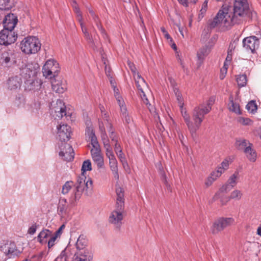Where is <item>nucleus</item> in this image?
Listing matches in <instances>:
<instances>
[{
  "mask_svg": "<svg viewBox=\"0 0 261 261\" xmlns=\"http://www.w3.org/2000/svg\"><path fill=\"white\" fill-rule=\"evenodd\" d=\"M58 238H59V237H58L53 233V234H51V237H50L49 240L47 242V246L49 249L51 248L55 245L56 241H57Z\"/></svg>",
  "mask_w": 261,
  "mask_h": 261,
  "instance_id": "obj_44",
  "label": "nucleus"
},
{
  "mask_svg": "<svg viewBox=\"0 0 261 261\" xmlns=\"http://www.w3.org/2000/svg\"><path fill=\"white\" fill-rule=\"evenodd\" d=\"M58 137L60 141H68L70 137L71 127L67 124L59 125L57 126Z\"/></svg>",
  "mask_w": 261,
  "mask_h": 261,
  "instance_id": "obj_18",
  "label": "nucleus"
},
{
  "mask_svg": "<svg viewBox=\"0 0 261 261\" xmlns=\"http://www.w3.org/2000/svg\"><path fill=\"white\" fill-rule=\"evenodd\" d=\"M41 47V43L37 38L29 36L24 38L21 42L20 48L22 52L26 54H35Z\"/></svg>",
  "mask_w": 261,
  "mask_h": 261,
  "instance_id": "obj_8",
  "label": "nucleus"
},
{
  "mask_svg": "<svg viewBox=\"0 0 261 261\" xmlns=\"http://www.w3.org/2000/svg\"><path fill=\"white\" fill-rule=\"evenodd\" d=\"M109 133H110V137L112 141L114 142L118 141L117 136L115 134L114 130H112Z\"/></svg>",
  "mask_w": 261,
  "mask_h": 261,
  "instance_id": "obj_58",
  "label": "nucleus"
},
{
  "mask_svg": "<svg viewBox=\"0 0 261 261\" xmlns=\"http://www.w3.org/2000/svg\"><path fill=\"white\" fill-rule=\"evenodd\" d=\"M86 133L89 139L96 136L94 130L91 127H87L86 130Z\"/></svg>",
  "mask_w": 261,
  "mask_h": 261,
  "instance_id": "obj_49",
  "label": "nucleus"
},
{
  "mask_svg": "<svg viewBox=\"0 0 261 261\" xmlns=\"http://www.w3.org/2000/svg\"><path fill=\"white\" fill-rule=\"evenodd\" d=\"M175 95L176 96L177 100L178 101L179 107H182L184 106V102L182 101V99L181 96V94L178 91L176 92L175 91Z\"/></svg>",
  "mask_w": 261,
  "mask_h": 261,
  "instance_id": "obj_54",
  "label": "nucleus"
},
{
  "mask_svg": "<svg viewBox=\"0 0 261 261\" xmlns=\"http://www.w3.org/2000/svg\"><path fill=\"white\" fill-rule=\"evenodd\" d=\"M13 4L11 0H0V9L9 10L12 7Z\"/></svg>",
  "mask_w": 261,
  "mask_h": 261,
  "instance_id": "obj_36",
  "label": "nucleus"
},
{
  "mask_svg": "<svg viewBox=\"0 0 261 261\" xmlns=\"http://www.w3.org/2000/svg\"><path fill=\"white\" fill-rule=\"evenodd\" d=\"M110 82H111L112 87L113 88L115 97H116V95H119V90L118 88H117V87L115 85V83L113 82V80H112V77H111Z\"/></svg>",
  "mask_w": 261,
  "mask_h": 261,
  "instance_id": "obj_59",
  "label": "nucleus"
},
{
  "mask_svg": "<svg viewBox=\"0 0 261 261\" xmlns=\"http://www.w3.org/2000/svg\"><path fill=\"white\" fill-rule=\"evenodd\" d=\"M17 22L16 17L13 14L6 16L3 20L4 29L0 31V45L7 46L15 42L17 35L13 29Z\"/></svg>",
  "mask_w": 261,
  "mask_h": 261,
  "instance_id": "obj_1",
  "label": "nucleus"
},
{
  "mask_svg": "<svg viewBox=\"0 0 261 261\" xmlns=\"http://www.w3.org/2000/svg\"><path fill=\"white\" fill-rule=\"evenodd\" d=\"M102 143L104 146V148L106 149V153H109L113 151L112 147L110 143L109 138L102 140Z\"/></svg>",
  "mask_w": 261,
  "mask_h": 261,
  "instance_id": "obj_45",
  "label": "nucleus"
},
{
  "mask_svg": "<svg viewBox=\"0 0 261 261\" xmlns=\"http://www.w3.org/2000/svg\"><path fill=\"white\" fill-rule=\"evenodd\" d=\"M229 64V62H226V61H225L224 63L223 67L221 69V72H224L225 74H226Z\"/></svg>",
  "mask_w": 261,
  "mask_h": 261,
  "instance_id": "obj_64",
  "label": "nucleus"
},
{
  "mask_svg": "<svg viewBox=\"0 0 261 261\" xmlns=\"http://www.w3.org/2000/svg\"><path fill=\"white\" fill-rule=\"evenodd\" d=\"M223 7L229 9V15L233 24L240 23L249 11L247 0H234L233 12L230 7L223 6Z\"/></svg>",
  "mask_w": 261,
  "mask_h": 261,
  "instance_id": "obj_4",
  "label": "nucleus"
},
{
  "mask_svg": "<svg viewBox=\"0 0 261 261\" xmlns=\"http://www.w3.org/2000/svg\"><path fill=\"white\" fill-rule=\"evenodd\" d=\"M93 161L97 165L98 168H102L104 165L103 158L101 153L92 156Z\"/></svg>",
  "mask_w": 261,
  "mask_h": 261,
  "instance_id": "obj_32",
  "label": "nucleus"
},
{
  "mask_svg": "<svg viewBox=\"0 0 261 261\" xmlns=\"http://www.w3.org/2000/svg\"><path fill=\"white\" fill-rule=\"evenodd\" d=\"M90 12L91 14V15H92L93 19L96 23L97 27L98 29H99V30L100 31L101 34L103 35V37L104 38L107 37V35L106 33L105 30L102 28V27H101V25L100 24L98 23V22L97 21L96 16L94 15V12L92 11H90Z\"/></svg>",
  "mask_w": 261,
  "mask_h": 261,
  "instance_id": "obj_42",
  "label": "nucleus"
},
{
  "mask_svg": "<svg viewBox=\"0 0 261 261\" xmlns=\"http://www.w3.org/2000/svg\"><path fill=\"white\" fill-rule=\"evenodd\" d=\"M92 189V180L90 178L86 180L85 175L79 176L77 178L76 182L74 184V189L69 198L70 205L75 206L76 202L81 198L82 193L85 192L88 195L89 192H91Z\"/></svg>",
  "mask_w": 261,
  "mask_h": 261,
  "instance_id": "obj_2",
  "label": "nucleus"
},
{
  "mask_svg": "<svg viewBox=\"0 0 261 261\" xmlns=\"http://www.w3.org/2000/svg\"><path fill=\"white\" fill-rule=\"evenodd\" d=\"M128 65L132 71L134 72V77L135 80L136 86L139 90L140 96L143 103L147 106L149 111L151 113H155V111L154 108L149 103V100L145 93V92L143 90V88L147 86V84L146 83L144 79L141 76V75H140L138 73L136 72L135 67H134L133 64L129 63Z\"/></svg>",
  "mask_w": 261,
  "mask_h": 261,
  "instance_id": "obj_5",
  "label": "nucleus"
},
{
  "mask_svg": "<svg viewBox=\"0 0 261 261\" xmlns=\"http://www.w3.org/2000/svg\"><path fill=\"white\" fill-rule=\"evenodd\" d=\"M59 154L63 160L70 162L73 159L74 153L73 149L70 144L62 143Z\"/></svg>",
  "mask_w": 261,
  "mask_h": 261,
  "instance_id": "obj_14",
  "label": "nucleus"
},
{
  "mask_svg": "<svg viewBox=\"0 0 261 261\" xmlns=\"http://www.w3.org/2000/svg\"><path fill=\"white\" fill-rule=\"evenodd\" d=\"M118 104L121 112L125 113L126 107L123 99L120 95H116L115 97Z\"/></svg>",
  "mask_w": 261,
  "mask_h": 261,
  "instance_id": "obj_37",
  "label": "nucleus"
},
{
  "mask_svg": "<svg viewBox=\"0 0 261 261\" xmlns=\"http://www.w3.org/2000/svg\"><path fill=\"white\" fill-rule=\"evenodd\" d=\"M92 170V166L91 162L89 160L85 161L82 165L81 175H84V173L87 171H91Z\"/></svg>",
  "mask_w": 261,
  "mask_h": 261,
  "instance_id": "obj_39",
  "label": "nucleus"
},
{
  "mask_svg": "<svg viewBox=\"0 0 261 261\" xmlns=\"http://www.w3.org/2000/svg\"><path fill=\"white\" fill-rule=\"evenodd\" d=\"M51 86L53 91L58 93H63L67 89L65 83L55 79L52 80Z\"/></svg>",
  "mask_w": 261,
  "mask_h": 261,
  "instance_id": "obj_28",
  "label": "nucleus"
},
{
  "mask_svg": "<svg viewBox=\"0 0 261 261\" xmlns=\"http://www.w3.org/2000/svg\"><path fill=\"white\" fill-rule=\"evenodd\" d=\"M1 61L5 66L9 67L16 63V55L13 50L5 51L2 54Z\"/></svg>",
  "mask_w": 261,
  "mask_h": 261,
  "instance_id": "obj_19",
  "label": "nucleus"
},
{
  "mask_svg": "<svg viewBox=\"0 0 261 261\" xmlns=\"http://www.w3.org/2000/svg\"><path fill=\"white\" fill-rule=\"evenodd\" d=\"M4 247L5 253L9 257L18 255L22 252V250L18 248L14 242L7 243Z\"/></svg>",
  "mask_w": 261,
  "mask_h": 261,
  "instance_id": "obj_23",
  "label": "nucleus"
},
{
  "mask_svg": "<svg viewBox=\"0 0 261 261\" xmlns=\"http://www.w3.org/2000/svg\"><path fill=\"white\" fill-rule=\"evenodd\" d=\"M101 123H103L104 125H105L106 126V127L108 129L109 132H110L112 130H113L112 124L110 120H108L107 121H104V123L103 122H101V123L99 122V124H101Z\"/></svg>",
  "mask_w": 261,
  "mask_h": 261,
  "instance_id": "obj_56",
  "label": "nucleus"
},
{
  "mask_svg": "<svg viewBox=\"0 0 261 261\" xmlns=\"http://www.w3.org/2000/svg\"><path fill=\"white\" fill-rule=\"evenodd\" d=\"M243 193L240 190L236 189L231 193L230 195V199L239 200L241 199Z\"/></svg>",
  "mask_w": 261,
  "mask_h": 261,
  "instance_id": "obj_40",
  "label": "nucleus"
},
{
  "mask_svg": "<svg viewBox=\"0 0 261 261\" xmlns=\"http://www.w3.org/2000/svg\"><path fill=\"white\" fill-rule=\"evenodd\" d=\"M107 156L109 159L110 168L113 172L114 178L116 180L119 179V174L117 166V161L115 158L113 151L106 153Z\"/></svg>",
  "mask_w": 261,
  "mask_h": 261,
  "instance_id": "obj_21",
  "label": "nucleus"
},
{
  "mask_svg": "<svg viewBox=\"0 0 261 261\" xmlns=\"http://www.w3.org/2000/svg\"><path fill=\"white\" fill-rule=\"evenodd\" d=\"M240 122L245 125H249L250 124L251 122L250 119L248 118H240Z\"/></svg>",
  "mask_w": 261,
  "mask_h": 261,
  "instance_id": "obj_61",
  "label": "nucleus"
},
{
  "mask_svg": "<svg viewBox=\"0 0 261 261\" xmlns=\"http://www.w3.org/2000/svg\"><path fill=\"white\" fill-rule=\"evenodd\" d=\"M247 110L253 113L257 110V106L254 101H251L246 106Z\"/></svg>",
  "mask_w": 261,
  "mask_h": 261,
  "instance_id": "obj_43",
  "label": "nucleus"
},
{
  "mask_svg": "<svg viewBox=\"0 0 261 261\" xmlns=\"http://www.w3.org/2000/svg\"><path fill=\"white\" fill-rule=\"evenodd\" d=\"M39 109L40 103L36 101L32 102L28 105V110L32 113H37Z\"/></svg>",
  "mask_w": 261,
  "mask_h": 261,
  "instance_id": "obj_38",
  "label": "nucleus"
},
{
  "mask_svg": "<svg viewBox=\"0 0 261 261\" xmlns=\"http://www.w3.org/2000/svg\"><path fill=\"white\" fill-rule=\"evenodd\" d=\"M92 147L90 151L91 156L101 153L99 145L92 146Z\"/></svg>",
  "mask_w": 261,
  "mask_h": 261,
  "instance_id": "obj_47",
  "label": "nucleus"
},
{
  "mask_svg": "<svg viewBox=\"0 0 261 261\" xmlns=\"http://www.w3.org/2000/svg\"><path fill=\"white\" fill-rule=\"evenodd\" d=\"M51 112L52 114L55 113L54 116L56 118H61L66 115V107L63 101L58 99L56 104H51Z\"/></svg>",
  "mask_w": 261,
  "mask_h": 261,
  "instance_id": "obj_16",
  "label": "nucleus"
},
{
  "mask_svg": "<svg viewBox=\"0 0 261 261\" xmlns=\"http://www.w3.org/2000/svg\"><path fill=\"white\" fill-rule=\"evenodd\" d=\"M229 109L230 111L233 112L237 114H241L240 106L238 103L233 100L232 96L229 97V103L228 104Z\"/></svg>",
  "mask_w": 261,
  "mask_h": 261,
  "instance_id": "obj_31",
  "label": "nucleus"
},
{
  "mask_svg": "<svg viewBox=\"0 0 261 261\" xmlns=\"http://www.w3.org/2000/svg\"><path fill=\"white\" fill-rule=\"evenodd\" d=\"M92 146L99 145L96 136L89 139Z\"/></svg>",
  "mask_w": 261,
  "mask_h": 261,
  "instance_id": "obj_62",
  "label": "nucleus"
},
{
  "mask_svg": "<svg viewBox=\"0 0 261 261\" xmlns=\"http://www.w3.org/2000/svg\"><path fill=\"white\" fill-rule=\"evenodd\" d=\"M68 251V249L65 248L55 261H67ZM92 259L93 255L89 250H83L76 251L73 257L72 261H92Z\"/></svg>",
  "mask_w": 261,
  "mask_h": 261,
  "instance_id": "obj_9",
  "label": "nucleus"
},
{
  "mask_svg": "<svg viewBox=\"0 0 261 261\" xmlns=\"http://www.w3.org/2000/svg\"><path fill=\"white\" fill-rule=\"evenodd\" d=\"M208 0H205L203 4H202L201 9L200 10L201 13L203 14L206 12L207 7Z\"/></svg>",
  "mask_w": 261,
  "mask_h": 261,
  "instance_id": "obj_63",
  "label": "nucleus"
},
{
  "mask_svg": "<svg viewBox=\"0 0 261 261\" xmlns=\"http://www.w3.org/2000/svg\"><path fill=\"white\" fill-rule=\"evenodd\" d=\"M58 64L54 60H47L42 68L43 76L46 78L51 79L57 75Z\"/></svg>",
  "mask_w": 261,
  "mask_h": 261,
  "instance_id": "obj_13",
  "label": "nucleus"
},
{
  "mask_svg": "<svg viewBox=\"0 0 261 261\" xmlns=\"http://www.w3.org/2000/svg\"><path fill=\"white\" fill-rule=\"evenodd\" d=\"M86 133L89 139L96 136L94 130L91 127H87L86 130Z\"/></svg>",
  "mask_w": 261,
  "mask_h": 261,
  "instance_id": "obj_50",
  "label": "nucleus"
},
{
  "mask_svg": "<svg viewBox=\"0 0 261 261\" xmlns=\"http://www.w3.org/2000/svg\"><path fill=\"white\" fill-rule=\"evenodd\" d=\"M179 3L185 7L188 6L189 4H194L197 0H178Z\"/></svg>",
  "mask_w": 261,
  "mask_h": 261,
  "instance_id": "obj_52",
  "label": "nucleus"
},
{
  "mask_svg": "<svg viewBox=\"0 0 261 261\" xmlns=\"http://www.w3.org/2000/svg\"><path fill=\"white\" fill-rule=\"evenodd\" d=\"M161 31L163 33V35L167 39L172 41V38L165 29L164 27L161 28Z\"/></svg>",
  "mask_w": 261,
  "mask_h": 261,
  "instance_id": "obj_55",
  "label": "nucleus"
},
{
  "mask_svg": "<svg viewBox=\"0 0 261 261\" xmlns=\"http://www.w3.org/2000/svg\"><path fill=\"white\" fill-rule=\"evenodd\" d=\"M232 24L233 23L229 15V9L226 7H223L220 10L217 16L208 23L210 29H213L219 25L227 27Z\"/></svg>",
  "mask_w": 261,
  "mask_h": 261,
  "instance_id": "obj_7",
  "label": "nucleus"
},
{
  "mask_svg": "<svg viewBox=\"0 0 261 261\" xmlns=\"http://www.w3.org/2000/svg\"><path fill=\"white\" fill-rule=\"evenodd\" d=\"M117 195L116 203L115 209L111 212L109 221L113 224L116 227L119 228L122 224V220L124 217V194L122 189L118 187L116 189Z\"/></svg>",
  "mask_w": 261,
  "mask_h": 261,
  "instance_id": "obj_3",
  "label": "nucleus"
},
{
  "mask_svg": "<svg viewBox=\"0 0 261 261\" xmlns=\"http://www.w3.org/2000/svg\"><path fill=\"white\" fill-rule=\"evenodd\" d=\"M180 109L182 116L184 118L192 136L193 137L195 134V129L193 126V122L191 120L190 115L187 113L186 109H184L183 106L182 107H180Z\"/></svg>",
  "mask_w": 261,
  "mask_h": 261,
  "instance_id": "obj_24",
  "label": "nucleus"
},
{
  "mask_svg": "<svg viewBox=\"0 0 261 261\" xmlns=\"http://www.w3.org/2000/svg\"><path fill=\"white\" fill-rule=\"evenodd\" d=\"M215 101V98L214 97H211L207 101L205 105V108L206 109H209V112L212 109V106L214 105Z\"/></svg>",
  "mask_w": 261,
  "mask_h": 261,
  "instance_id": "obj_48",
  "label": "nucleus"
},
{
  "mask_svg": "<svg viewBox=\"0 0 261 261\" xmlns=\"http://www.w3.org/2000/svg\"><path fill=\"white\" fill-rule=\"evenodd\" d=\"M70 205V203L67 204V200L65 198H60L57 207V211L58 214L62 217H64L69 212L70 207H72Z\"/></svg>",
  "mask_w": 261,
  "mask_h": 261,
  "instance_id": "obj_22",
  "label": "nucleus"
},
{
  "mask_svg": "<svg viewBox=\"0 0 261 261\" xmlns=\"http://www.w3.org/2000/svg\"><path fill=\"white\" fill-rule=\"evenodd\" d=\"M237 82L239 86L244 87L247 83V77L245 74H242L238 76L237 78Z\"/></svg>",
  "mask_w": 261,
  "mask_h": 261,
  "instance_id": "obj_41",
  "label": "nucleus"
},
{
  "mask_svg": "<svg viewBox=\"0 0 261 261\" xmlns=\"http://www.w3.org/2000/svg\"><path fill=\"white\" fill-rule=\"evenodd\" d=\"M73 187H74V182L72 181H66L62 186V193L63 195L67 194Z\"/></svg>",
  "mask_w": 261,
  "mask_h": 261,
  "instance_id": "obj_35",
  "label": "nucleus"
},
{
  "mask_svg": "<svg viewBox=\"0 0 261 261\" xmlns=\"http://www.w3.org/2000/svg\"><path fill=\"white\" fill-rule=\"evenodd\" d=\"M251 144L246 140L240 139L236 140V146L239 150H243L247 158L251 162L256 160V154L251 148Z\"/></svg>",
  "mask_w": 261,
  "mask_h": 261,
  "instance_id": "obj_12",
  "label": "nucleus"
},
{
  "mask_svg": "<svg viewBox=\"0 0 261 261\" xmlns=\"http://www.w3.org/2000/svg\"><path fill=\"white\" fill-rule=\"evenodd\" d=\"M87 245V241L85 238L84 235H80L77 239L76 243V247L77 251L88 250L85 249V247Z\"/></svg>",
  "mask_w": 261,
  "mask_h": 261,
  "instance_id": "obj_30",
  "label": "nucleus"
},
{
  "mask_svg": "<svg viewBox=\"0 0 261 261\" xmlns=\"http://www.w3.org/2000/svg\"><path fill=\"white\" fill-rule=\"evenodd\" d=\"M238 178L239 173L236 172L230 176L227 182L220 189V192H227L230 191L233 187L236 186Z\"/></svg>",
  "mask_w": 261,
  "mask_h": 261,
  "instance_id": "obj_20",
  "label": "nucleus"
},
{
  "mask_svg": "<svg viewBox=\"0 0 261 261\" xmlns=\"http://www.w3.org/2000/svg\"><path fill=\"white\" fill-rule=\"evenodd\" d=\"M233 49V47L232 46L231 47L229 46V48L228 49L227 51V56L225 59L226 62H229V63H230L231 60H232V50Z\"/></svg>",
  "mask_w": 261,
  "mask_h": 261,
  "instance_id": "obj_51",
  "label": "nucleus"
},
{
  "mask_svg": "<svg viewBox=\"0 0 261 261\" xmlns=\"http://www.w3.org/2000/svg\"><path fill=\"white\" fill-rule=\"evenodd\" d=\"M37 229V225L36 224L32 225L28 229V232L30 234H34L36 231Z\"/></svg>",
  "mask_w": 261,
  "mask_h": 261,
  "instance_id": "obj_57",
  "label": "nucleus"
},
{
  "mask_svg": "<svg viewBox=\"0 0 261 261\" xmlns=\"http://www.w3.org/2000/svg\"><path fill=\"white\" fill-rule=\"evenodd\" d=\"M73 7L74 8L75 12L77 14V19L80 22L82 30L83 33L84 34L85 37L89 42H92V40L91 36L87 31V29L86 28V27L84 25L83 23L82 22L81 13L79 9L76 7V4L75 3V2H73Z\"/></svg>",
  "mask_w": 261,
  "mask_h": 261,
  "instance_id": "obj_25",
  "label": "nucleus"
},
{
  "mask_svg": "<svg viewBox=\"0 0 261 261\" xmlns=\"http://www.w3.org/2000/svg\"><path fill=\"white\" fill-rule=\"evenodd\" d=\"M22 81L18 76L10 77L7 81V87L10 90H16L21 87Z\"/></svg>",
  "mask_w": 261,
  "mask_h": 261,
  "instance_id": "obj_26",
  "label": "nucleus"
},
{
  "mask_svg": "<svg viewBox=\"0 0 261 261\" xmlns=\"http://www.w3.org/2000/svg\"><path fill=\"white\" fill-rule=\"evenodd\" d=\"M229 166V163L227 160H225L224 161L222 162L220 164V166H219L217 168V171L216 172L218 175L221 176V174L224 172V171L227 170Z\"/></svg>",
  "mask_w": 261,
  "mask_h": 261,
  "instance_id": "obj_34",
  "label": "nucleus"
},
{
  "mask_svg": "<svg viewBox=\"0 0 261 261\" xmlns=\"http://www.w3.org/2000/svg\"><path fill=\"white\" fill-rule=\"evenodd\" d=\"M121 113L122 114V118L124 119L125 122L127 123H129L131 121V118L127 113V109H126L125 113L123 112H121Z\"/></svg>",
  "mask_w": 261,
  "mask_h": 261,
  "instance_id": "obj_53",
  "label": "nucleus"
},
{
  "mask_svg": "<svg viewBox=\"0 0 261 261\" xmlns=\"http://www.w3.org/2000/svg\"><path fill=\"white\" fill-rule=\"evenodd\" d=\"M243 44V47L247 50H250L252 53H253L258 48L259 41L256 37L253 36L244 39Z\"/></svg>",
  "mask_w": 261,
  "mask_h": 261,
  "instance_id": "obj_17",
  "label": "nucleus"
},
{
  "mask_svg": "<svg viewBox=\"0 0 261 261\" xmlns=\"http://www.w3.org/2000/svg\"><path fill=\"white\" fill-rule=\"evenodd\" d=\"M25 103L24 98L21 95L18 94L13 100L12 106L14 109H20L24 106Z\"/></svg>",
  "mask_w": 261,
  "mask_h": 261,
  "instance_id": "obj_29",
  "label": "nucleus"
},
{
  "mask_svg": "<svg viewBox=\"0 0 261 261\" xmlns=\"http://www.w3.org/2000/svg\"><path fill=\"white\" fill-rule=\"evenodd\" d=\"M99 129L101 133V138L102 141L104 140L105 139H108V136L106 132L105 127L103 123L99 124Z\"/></svg>",
  "mask_w": 261,
  "mask_h": 261,
  "instance_id": "obj_46",
  "label": "nucleus"
},
{
  "mask_svg": "<svg viewBox=\"0 0 261 261\" xmlns=\"http://www.w3.org/2000/svg\"><path fill=\"white\" fill-rule=\"evenodd\" d=\"M209 113V109L205 108L204 103L201 104L194 108L192 112V119L195 132L199 129L205 115Z\"/></svg>",
  "mask_w": 261,
  "mask_h": 261,
  "instance_id": "obj_10",
  "label": "nucleus"
},
{
  "mask_svg": "<svg viewBox=\"0 0 261 261\" xmlns=\"http://www.w3.org/2000/svg\"><path fill=\"white\" fill-rule=\"evenodd\" d=\"M53 231L47 229H43L38 234L37 240L41 244L44 245L47 244L50 237H51Z\"/></svg>",
  "mask_w": 261,
  "mask_h": 261,
  "instance_id": "obj_27",
  "label": "nucleus"
},
{
  "mask_svg": "<svg viewBox=\"0 0 261 261\" xmlns=\"http://www.w3.org/2000/svg\"><path fill=\"white\" fill-rule=\"evenodd\" d=\"M214 42H212L211 44L205 45L201 47L197 52V61L196 66L197 68H199L206 57L211 52V49L214 45Z\"/></svg>",
  "mask_w": 261,
  "mask_h": 261,
  "instance_id": "obj_15",
  "label": "nucleus"
},
{
  "mask_svg": "<svg viewBox=\"0 0 261 261\" xmlns=\"http://www.w3.org/2000/svg\"><path fill=\"white\" fill-rule=\"evenodd\" d=\"M20 75L25 80V90L36 91L40 89L41 83L39 81L35 79V71L31 70L30 68L25 65L20 68Z\"/></svg>",
  "mask_w": 261,
  "mask_h": 261,
  "instance_id": "obj_6",
  "label": "nucleus"
},
{
  "mask_svg": "<svg viewBox=\"0 0 261 261\" xmlns=\"http://www.w3.org/2000/svg\"><path fill=\"white\" fill-rule=\"evenodd\" d=\"M234 223V220L232 218H219L213 222L211 230L213 234H217Z\"/></svg>",
  "mask_w": 261,
  "mask_h": 261,
  "instance_id": "obj_11",
  "label": "nucleus"
},
{
  "mask_svg": "<svg viewBox=\"0 0 261 261\" xmlns=\"http://www.w3.org/2000/svg\"><path fill=\"white\" fill-rule=\"evenodd\" d=\"M220 175H218V174L217 173L216 171L213 172L210 176H208L205 181V185L208 187L212 185L213 182L217 179V178L220 177Z\"/></svg>",
  "mask_w": 261,
  "mask_h": 261,
  "instance_id": "obj_33",
  "label": "nucleus"
},
{
  "mask_svg": "<svg viewBox=\"0 0 261 261\" xmlns=\"http://www.w3.org/2000/svg\"><path fill=\"white\" fill-rule=\"evenodd\" d=\"M65 228V225L64 224L62 225L54 233H53L54 234H55L58 237L60 238L61 234L62 232V230Z\"/></svg>",
  "mask_w": 261,
  "mask_h": 261,
  "instance_id": "obj_60",
  "label": "nucleus"
}]
</instances>
